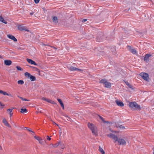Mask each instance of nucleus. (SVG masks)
<instances>
[{"instance_id":"1a4fd4ad","label":"nucleus","mask_w":154,"mask_h":154,"mask_svg":"<svg viewBox=\"0 0 154 154\" xmlns=\"http://www.w3.org/2000/svg\"><path fill=\"white\" fill-rule=\"evenodd\" d=\"M103 33L102 32L100 33L99 35L97 36L96 38V40L97 42H100L102 40L103 38Z\"/></svg>"},{"instance_id":"aec40b11","label":"nucleus","mask_w":154,"mask_h":154,"mask_svg":"<svg viewBox=\"0 0 154 154\" xmlns=\"http://www.w3.org/2000/svg\"><path fill=\"white\" fill-rule=\"evenodd\" d=\"M57 100L60 103V104L63 109H64V105L61 99H57Z\"/></svg>"},{"instance_id":"dca6fc26","label":"nucleus","mask_w":154,"mask_h":154,"mask_svg":"<svg viewBox=\"0 0 154 154\" xmlns=\"http://www.w3.org/2000/svg\"><path fill=\"white\" fill-rule=\"evenodd\" d=\"M115 102L117 105L119 106L122 107L124 106V103L118 100H116Z\"/></svg>"},{"instance_id":"5701e85b","label":"nucleus","mask_w":154,"mask_h":154,"mask_svg":"<svg viewBox=\"0 0 154 154\" xmlns=\"http://www.w3.org/2000/svg\"><path fill=\"white\" fill-rule=\"evenodd\" d=\"M69 70L71 71L80 70H81L79 69H78L76 67L73 66L69 68Z\"/></svg>"},{"instance_id":"b1692460","label":"nucleus","mask_w":154,"mask_h":154,"mask_svg":"<svg viewBox=\"0 0 154 154\" xmlns=\"http://www.w3.org/2000/svg\"><path fill=\"white\" fill-rule=\"evenodd\" d=\"M0 21L5 24L7 23V22L4 19L3 17L1 16H0Z\"/></svg>"},{"instance_id":"ddd939ff","label":"nucleus","mask_w":154,"mask_h":154,"mask_svg":"<svg viewBox=\"0 0 154 154\" xmlns=\"http://www.w3.org/2000/svg\"><path fill=\"white\" fill-rule=\"evenodd\" d=\"M14 109V108H12L11 109H8L7 110V112H8L10 115V117H11L13 115V110Z\"/></svg>"},{"instance_id":"a18cd8bd","label":"nucleus","mask_w":154,"mask_h":154,"mask_svg":"<svg viewBox=\"0 0 154 154\" xmlns=\"http://www.w3.org/2000/svg\"><path fill=\"white\" fill-rule=\"evenodd\" d=\"M25 129H27V128H26V127H25Z\"/></svg>"},{"instance_id":"37998d69","label":"nucleus","mask_w":154,"mask_h":154,"mask_svg":"<svg viewBox=\"0 0 154 154\" xmlns=\"http://www.w3.org/2000/svg\"><path fill=\"white\" fill-rule=\"evenodd\" d=\"M33 13H30V14L31 15H33Z\"/></svg>"},{"instance_id":"39448f33","label":"nucleus","mask_w":154,"mask_h":154,"mask_svg":"<svg viewBox=\"0 0 154 154\" xmlns=\"http://www.w3.org/2000/svg\"><path fill=\"white\" fill-rule=\"evenodd\" d=\"M41 99L44 100L45 101H47V102L51 103L53 104H56V103L54 101H52V100H51L49 99L46 98L45 97H42L41 98Z\"/></svg>"},{"instance_id":"ea45409f","label":"nucleus","mask_w":154,"mask_h":154,"mask_svg":"<svg viewBox=\"0 0 154 154\" xmlns=\"http://www.w3.org/2000/svg\"><path fill=\"white\" fill-rule=\"evenodd\" d=\"M27 129V130H28L29 131H30V132H33V131H31V130L30 129V128H28Z\"/></svg>"},{"instance_id":"f8f14e48","label":"nucleus","mask_w":154,"mask_h":154,"mask_svg":"<svg viewBox=\"0 0 154 154\" xmlns=\"http://www.w3.org/2000/svg\"><path fill=\"white\" fill-rule=\"evenodd\" d=\"M151 56V55L149 54H147L144 57V60L146 62H148L149 61V57Z\"/></svg>"},{"instance_id":"c03bdc74","label":"nucleus","mask_w":154,"mask_h":154,"mask_svg":"<svg viewBox=\"0 0 154 154\" xmlns=\"http://www.w3.org/2000/svg\"><path fill=\"white\" fill-rule=\"evenodd\" d=\"M52 47V48H54V49H56L55 48V47Z\"/></svg>"},{"instance_id":"cd10ccee","label":"nucleus","mask_w":154,"mask_h":154,"mask_svg":"<svg viewBox=\"0 0 154 154\" xmlns=\"http://www.w3.org/2000/svg\"><path fill=\"white\" fill-rule=\"evenodd\" d=\"M25 75L26 76H27V77H34L33 76L31 75L28 72H26L25 73Z\"/></svg>"},{"instance_id":"4be33fe9","label":"nucleus","mask_w":154,"mask_h":154,"mask_svg":"<svg viewBox=\"0 0 154 154\" xmlns=\"http://www.w3.org/2000/svg\"><path fill=\"white\" fill-rule=\"evenodd\" d=\"M126 85L131 89L133 90L134 88L132 85L130 84L127 81H124Z\"/></svg>"},{"instance_id":"c85d7f7f","label":"nucleus","mask_w":154,"mask_h":154,"mask_svg":"<svg viewBox=\"0 0 154 154\" xmlns=\"http://www.w3.org/2000/svg\"><path fill=\"white\" fill-rule=\"evenodd\" d=\"M60 143V142H58L57 143L55 144H54L53 145V146L54 148L57 147L59 145Z\"/></svg>"},{"instance_id":"2f4dec72","label":"nucleus","mask_w":154,"mask_h":154,"mask_svg":"<svg viewBox=\"0 0 154 154\" xmlns=\"http://www.w3.org/2000/svg\"><path fill=\"white\" fill-rule=\"evenodd\" d=\"M144 80L146 81H147V82H149V81L150 79V78H142Z\"/></svg>"},{"instance_id":"0eeeda50","label":"nucleus","mask_w":154,"mask_h":154,"mask_svg":"<svg viewBox=\"0 0 154 154\" xmlns=\"http://www.w3.org/2000/svg\"><path fill=\"white\" fill-rule=\"evenodd\" d=\"M18 29L20 31L24 30L26 31H29L27 28L22 25L19 26L18 27Z\"/></svg>"},{"instance_id":"e433bc0d","label":"nucleus","mask_w":154,"mask_h":154,"mask_svg":"<svg viewBox=\"0 0 154 154\" xmlns=\"http://www.w3.org/2000/svg\"><path fill=\"white\" fill-rule=\"evenodd\" d=\"M40 0H34V1L35 3L38 4L39 3Z\"/></svg>"},{"instance_id":"f03ea898","label":"nucleus","mask_w":154,"mask_h":154,"mask_svg":"<svg viewBox=\"0 0 154 154\" xmlns=\"http://www.w3.org/2000/svg\"><path fill=\"white\" fill-rule=\"evenodd\" d=\"M129 106L134 109L140 110L141 107L139 105L135 102H130L129 103Z\"/></svg>"},{"instance_id":"f704fd0d","label":"nucleus","mask_w":154,"mask_h":154,"mask_svg":"<svg viewBox=\"0 0 154 154\" xmlns=\"http://www.w3.org/2000/svg\"><path fill=\"white\" fill-rule=\"evenodd\" d=\"M31 81H34L36 80V78H29Z\"/></svg>"},{"instance_id":"6ab92c4d","label":"nucleus","mask_w":154,"mask_h":154,"mask_svg":"<svg viewBox=\"0 0 154 154\" xmlns=\"http://www.w3.org/2000/svg\"><path fill=\"white\" fill-rule=\"evenodd\" d=\"M12 62L10 60H5L4 61L5 64L7 66H9L11 64Z\"/></svg>"},{"instance_id":"a878e982","label":"nucleus","mask_w":154,"mask_h":154,"mask_svg":"<svg viewBox=\"0 0 154 154\" xmlns=\"http://www.w3.org/2000/svg\"><path fill=\"white\" fill-rule=\"evenodd\" d=\"M27 112V110L26 108H22L21 109L20 112L22 113H25Z\"/></svg>"},{"instance_id":"7c9ffc66","label":"nucleus","mask_w":154,"mask_h":154,"mask_svg":"<svg viewBox=\"0 0 154 154\" xmlns=\"http://www.w3.org/2000/svg\"><path fill=\"white\" fill-rule=\"evenodd\" d=\"M99 116V118L102 120V121L103 122H104V123L108 122H106V121H104V118H103L101 116Z\"/></svg>"},{"instance_id":"bb28decb","label":"nucleus","mask_w":154,"mask_h":154,"mask_svg":"<svg viewBox=\"0 0 154 154\" xmlns=\"http://www.w3.org/2000/svg\"><path fill=\"white\" fill-rule=\"evenodd\" d=\"M99 151L101 153V154H105V152L103 149L100 146L99 149Z\"/></svg>"},{"instance_id":"a19ab883","label":"nucleus","mask_w":154,"mask_h":154,"mask_svg":"<svg viewBox=\"0 0 154 154\" xmlns=\"http://www.w3.org/2000/svg\"><path fill=\"white\" fill-rule=\"evenodd\" d=\"M2 150V147L0 145V150Z\"/></svg>"},{"instance_id":"393cba45","label":"nucleus","mask_w":154,"mask_h":154,"mask_svg":"<svg viewBox=\"0 0 154 154\" xmlns=\"http://www.w3.org/2000/svg\"><path fill=\"white\" fill-rule=\"evenodd\" d=\"M52 20L54 22L56 23H58V19L57 17H53L52 18Z\"/></svg>"},{"instance_id":"423d86ee","label":"nucleus","mask_w":154,"mask_h":154,"mask_svg":"<svg viewBox=\"0 0 154 154\" xmlns=\"http://www.w3.org/2000/svg\"><path fill=\"white\" fill-rule=\"evenodd\" d=\"M117 141L120 145H126V142L124 139L122 138L119 139Z\"/></svg>"},{"instance_id":"58836bf2","label":"nucleus","mask_w":154,"mask_h":154,"mask_svg":"<svg viewBox=\"0 0 154 154\" xmlns=\"http://www.w3.org/2000/svg\"><path fill=\"white\" fill-rule=\"evenodd\" d=\"M87 20V19H84L83 20H82V22L84 23V22H86Z\"/></svg>"},{"instance_id":"72a5a7b5","label":"nucleus","mask_w":154,"mask_h":154,"mask_svg":"<svg viewBox=\"0 0 154 154\" xmlns=\"http://www.w3.org/2000/svg\"><path fill=\"white\" fill-rule=\"evenodd\" d=\"M16 68L18 70L21 71L22 70V69L20 66H17Z\"/></svg>"},{"instance_id":"f257e3e1","label":"nucleus","mask_w":154,"mask_h":154,"mask_svg":"<svg viewBox=\"0 0 154 154\" xmlns=\"http://www.w3.org/2000/svg\"><path fill=\"white\" fill-rule=\"evenodd\" d=\"M88 128L91 130L92 134L95 135H97V127L93 124L89 122L88 124Z\"/></svg>"},{"instance_id":"7ed1b4c3","label":"nucleus","mask_w":154,"mask_h":154,"mask_svg":"<svg viewBox=\"0 0 154 154\" xmlns=\"http://www.w3.org/2000/svg\"><path fill=\"white\" fill-rule=\"evenodd\" d=\"M100 83L103 84L104 85V87L107 88H110L111 87V84L110 82H108L107 80L104 79L100 81Z\"/></svg>"},{"instance_id":"2eb2a0df","label":"nucleus","mask_w":154,"mask_h":154,"mask_svg":"<svg viewBox=\"0 0 154 154\" xmlns=\"http://www.w3.org/2000/svg\"><path fill=\"white\" fill-rule=\"evenodd\" d=\"M34 138L38 141L39 143L42 145L43 144V141L42 140V139L41 138H40L36 136H35L34 137Z\"/></svg>"},{"instance_id":"a211bd4d","label":"nucleus","mask_w":154,"mask_h":154,"mask_svg":"<svg viewBox=\"0 0 154 154\" xmlns=\"http://www.w3.org/2000/svg\"><path fill=\"white\" fill-rule=\"evenodd\" d=\"M139 75L141 76V77H148L149 75L147 73L145 72H141L140 73Z\"/></svg>"},{"instance_id":"49530a36","label":"nucleus","mask_w":154,"mask_h":154,"mask_svg":"<svg viewBox=\"0 0 154 154\" xmlns=\"http://www.w3.org/2000/svg\"><path fill=\"white\" fill-rule=\"evenodd\" d=\"M64 148V147H62V149H63V148Z\"/></svg>"},{"instance_id":"4468645a","label":"nucleus","mask_w":154,"mask_h":154,"mask_svg":"<svg viewBox=\"0 0 154 154\" xmlns=\"http://www.w3.org/2000/svg\"><path fill=\"white\" fill-rule=\"evenodd\" d=\"M26 61L28 62V63L31 64V65H37L36 63L32 59L27 58L26 59Z\"/></svg>"},{"instance_id":"20e7f679","label":"nucleus","mask_w":154,"mask_h":154,"mask_svg":"<svg viewBox=\"0 0 154 154\" xmlns=\"http://www.w3.org/2000/svg\"><path fill=\"white\" fill-rule=\"evenodd\" d=\"M107 136L113 139L114 140V142L115 143L118 140V139L117 136L114 134L110 133L107 134Z\"/></svg>"},{"instance_id":"9d476101","label":"nucleus","mask_w":154,"mask_h":154,"mask_svg":"<svg viewBox=\"0 0 154 154\" xmlns=\"http://www.w3.org/2000/svg\"><path fill=\"white\" fill-rule=\"evenodd\" d=\"M7 36L9 39H11L14 42H16L17 41V38H16L14 36L8 34L7 35Z\"/></svg>"},{"instance_id":"c9c22d12","label":"nucleus","mask_w":154,"mask_h":154,"mask_svg":"<svg viewBox=\"0 0 154 154\" xmlns=\"http://www.w3.org/2000/svg\"><path fill=\"white\" fill-rule=\"evenodd\" d=\"M20 99H21L23 100V101H29V100H27L26 99L20 97Z\"/></svg>"},{"instance_id":"79ce46f5","label":"nucleus","mask_w":154,"mask_h":154,"mask_svg":"<svg viewBox=\"0 0 154 154\" xmlns=\"http://www.w3.org/2000/svg\"><path fill=\"white\" fill-rule=\"evenodd\" d=\"M53 124H55V125H57V126H58V125H57V124H56V123H55V122H53Z\"/></svg>"},{"instance_id":"6e6552de","label":"nucleus","mask_w":154,"mask_h":154,"mask_svg":"<svg viewBox=\"0 0 154 154\" xmlns=\"http://www.w3.org/2000/svg\"><path fill=\"white\" fill-rule=\"evenodd\" d=\"M128 48L129 51L134 54L137 53V51L135 49L132 48L130 46H127Z\"/></svg>"},{"instance_id":"4c0bfd02","label":"nucleus","mask_w":154,"mask_h":154,"mask_svg":"<svg viewBox=\"0 0 154 154\" xmlns=\"http://www.w3.org/2000/svg\"><path fill=\"white\" fill-rule=\"evenodd\" d=\"M47 139L48 140H51V138L50 137L48 136H47Z\"/></svg>"},{"instance_id":"473e14b6","label":"nucleus","mask_w":154,"mask_h":154,"mask_svg":"<svg viewBox=\"0 0 154 154\" xmlns=\"http://www.w3.org/2000/svg\"><path fill=\"white\" fill-rule=\"evenodd\" d=\"M119 127V128L120 129H125V127L124 126H122V125H120Z\"/></svg>"},{"instance_id":"f3484780","label":"nucleus","mask_w":154,"mask_h":154,"mask_svg":"<svg viewBox=\"0 0 154 154\" xmlns=\"http://www.w3.org/2000/svg\"><path fill=\"white\" fill-rule=\"evenodd\" d=\"M2 122L4 123L5 125L8 126V127H11L10 125L5 119H3Z\"/></svg>"},{"instance_id":"9b49d317","label":"nucleus","mask_w":154,"mask_h":154,"mask_svg":"<svg viewBox=\"0 0 154 154\" xmlns=\"http://www.w3.org/2000/svg\"><path fill=\"white\" fill-rule=\"evenodd\" d=\"M0 94H2L4 95H7L11 97H13V96L11 94H8L6 92L4 91L1 90H0Z\"/></svg>"},{"instance_id":"de8ad7c7","label":"nucleus","mask_w":154,"mask_h":154,"mask_svg":"<svg viewBox=\"0 0 154 154\" xmlns=\"http://www.w3.org/2000/svg\"><path fill=\"white\" fill-rule=\"evenodd\" d=\"M153 154H154V152H153Z\"/></svg>"},{"instance_id":"c756f323","label":"nucleus","mask_w":154,"mask_h":154,"mask_svg":"<svg viewBox=\"0 0 154 154\" xmlns=\"http://www.w3.org/2000/svg\"><path fill=\"white\" fill-rule=\"evenodd\" d=\"M17 83L18 84L22 85L24 83V82L23 80H19L17 82Z\"/></svg>"},{"instance_id":"412c9836","label":"nucleus","mask_w":154,"mask_h":154,"mask_svg":"<svg viewBox=\"0 0 154 154\" xmlns=\"http://www.w3.org/2000/svg\"><path fill=\"white\" fill-rule=\"evenodd\" d=\"M37 71L38 72V74H39V76H45V73L44 72L42 71H39V70L38 69H37Z\"/></svg>"}]
</instances>
